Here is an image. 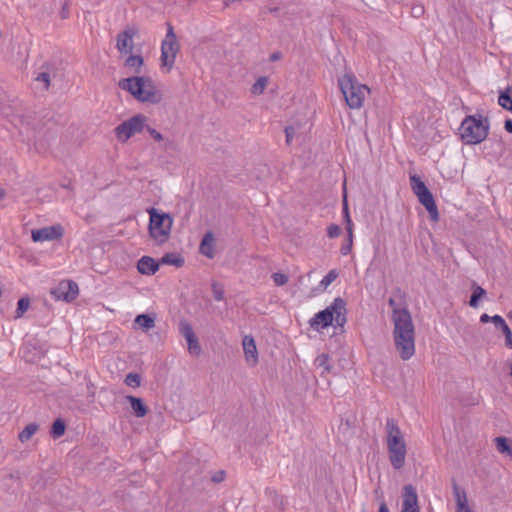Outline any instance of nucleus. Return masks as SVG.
<instances>
[{"label": "nucleus", "mask_w": 512, "mask_h": 512, "mask_svg": "<svg viewBox=\"0 0 512 512\" xmlns=\"http://www.w3.org/2000/svg\"><path fill=\"white\" fill-rule=\"evenodd\" d=\"M504 128L507 132L512 133V120L507 119L504 123Z\"/></svg>", "instance_id": "obj_48"}, {"label": "nucleus", "mask_w": 512, "mask_h": 512, "mask_svg": "<svg viewBox=\"0 0 512 512\" xmlns=\"http://www.w3.org/2000/svg\"><path fill=\"white\" fill-rule=\"evenodd\" d=\"M411 13L414 17H420L424 13V8L421 5L412 7Z\"/></svg>", "instance_id": "obj_45"}, {"label": "nucleus", "mask_w": 512, "mask_h": 512, "mask_svg": "<svg viewBox=\"0 0 512 512\" xmlns=\"http://www.w3.org/2000/svg\"><path fill=\"white\" fill-rule=\"evenodd\" d=\"M341 228L336 224H331L327 229V234L330 238H336L340 235Z\"/></svg>", "instance_id": "obj_41"}, {"label": "nucleus", "mask_w": 512, "mask_h": 512, "mask_svg": "<svg viewBox=\"0 0 512 512\" xmlns=\"http://www.w3.org/2000/svg\"><path fill=\"white\" fill-rule=\"evenodd\" d=\"M489 120L482 117V115H468L466 116L460 127L459 134L462 141L468 145H475L481 143L489 133Z\"/></svg>", "instance_id": "obj_4"}, {"label": "nucleus", "mask_w": 512, "mask_h": 512, "mask_svg": "<svg viewBox=\"0 0 512 512\" xmlns=\"http://www.w3.org/2000/svg\"><path fill=\"white\" fill-rule=\"evenodd\" d=\"M124 383L133 388H137L141 385V377L137 373H129L124 379Z\"/></svg>", "instance_id": "obj_34"}, {"label": "nucleus", "mask_w": 512, "mask_h": 512, "mask_svg": "<svg viewBox=\"0 0 512 512\" xmlns=\"http://www.w3.org/2000/svg\"><path fill=\"white\" fill-rule=\"evenodd\" d=\"M419 202L426 208L429 213L430 220L439 221V212L433 194H417Z\"/></svg>", "instance_id": "obj_15"}, {"label": "nucleus", "mask_w": 512, "mask_h": 512, "mask_svg": "<svg viewBox=\"0 0 512 512\" xmlns=\"http://www.w3.org/2000/svg\"><path fill=\"white\" fill-rule=\"evenodd\" d=\"M401 512H419L418 496L412 485H405L403 488Z\"/></svg>", "instance_id": "obj_12"}, {"label": "nucleus", "mask_w": 512, "mask_h": 512, "mask_svg": "<svg viewBox=\"0 0 512 512\" xmlns=\"http://www.w3.org/2000/svg\"><path fill=\"white\" fill-rule=\"evenodd\" d=\"M36 81L42 82L44 84V88L47 90L50 86V74L48 72H41L36 77Z\"/></svg>", "instance_id": "obj_40"}, {"label": "nucleus", "mask_w": 512, "mask_h": 512, "mask_svg": "<svg viewBox=\"0 0 512 512\" xmlns=\"http://www.w3.org/2000/svg\"><path fill=\"white\" fill-rule=\"evenodd\" d=\"M63 228L61 225H54L32 230L31 237L34 242H44L61 238Z\"/></svg>", "instance_id": "obj_11"}, {"label": "nucleus", "mask_w": 512, "mask_h": 512, "mask_svg": "<svg viewBox=\"0 0 512 512\" xmlns=\"http://www.w3.org/2000/svg\"><path fill=\"white\" fill-rule=\"evenodd\" d=\"M0 192H4L2 189H0Z\"/></svg>", "instance_id": "obj_54"}, {"label": "nucleus", "mask_w": 512, "mask_h": 512, "mask_svg": "<svg viewBox=\"0 0 512 512\" xmlns=\"http://www.w3.org/2000/svg\"><path fill=\"white\" fill-rule=\"evenodd\" d=\"M272 279L278 286L285 285L288 282V276L283 273H273Z\"/></svg>", "instance_id": "obj_38"}, {"label": "nucleus", "mask_w": 512, "mask_h": 512, "mask_svg": "<svg viewBox=\"0 0 512 512\" xmlns=\"http://www.w3.org/2000/svg\"><path fill=\"white\" fill-rule=\"evenodd\" d=\"M338 82L347 105L351 109L361 108L366 96L370 93L368 86L360 84L353 74L348 73L339 78Z\"/></svg>", "instance_id": "obj_6"}, {"label": "nucleus", "mask_w": 512, "mask_h": 512, "mask_svg": "<svg viewBox=\"0 0 512 512\" xmlns=\"http://www.w3.org/2000/svg\"><path fill=\"white\" fill-rule=\"evenodd\" d=\"M473 292L469 300V305L473 308H477L479 305V300L486 296V290L477 284H473L472 286Z\"/></svg>", "instance_id": "obj_21"}, {"label": "nucleus", "mask_w": 512, "mask_h": 512, "mask_svg": "<svg viewBox=\"0 0 512 512\" xmlns=\"http://www.w3.org/2000/svg\"><path fill=\"white\" fill-rule=\"evenodd\" d=\"M179 332L185 340L196 336L191 324L187 320H181L179 322Z\"/></svg>", "instance_id": "obj_27"}, {"label": "nucleus", "mask_w": 512, "mask_h": 512, "mask_svg": "<svg viewBox=\"0 0 512 512\" xmlns=\"http://www.w3.org/2000/svg\"><path fill=\"white\" fill-rule=\"evenodd\" d=\"M385 430L390 464L394 469L400 470L405 465L407 454V446L404 436L397 422L393 418L387 419Z\"/></svg>", "instance_id": "obj_3"}, {"label": "nucleus", "mask_w": 512, "mask_h": 512, "mask_svg": "<svg viewBox=\"0 0 512 512\" xmlns=\"http://www.w3.org/2000/svg\"><path fill=\"white\" fill-rule=\"evenodd\" d=\"M150 215L149 233L151 237L159 244L167 241L171 233L172 218L169 214L158 213L154 208L148 210Z\"/></svg>", "instance_id": "obj_7"}, {"label": "nucleus", "mask_w": 512, "mask_h": 512, "mask_svg": "<svg viewBox=\"0 0 512 512\" xmlns=\"http://www.w3.org/2000/svg\"><path fill=\"white\" fill-rule=\"evenodd\" d=\"M180 51V44L177 40L173 26L168 24L167 33L161 43V66L165 67L167 72L174 67L177 54Z\"/></svg>", "instance_id": "obj_8"}, {"label": "nucleus", "mask_w": 512, "mask_h": 512, "mask_svg": "<svg viewBox=\"0 0 512 512\" xmlns=\"http://www.w3.org/2000/svg\"><path fill=\"white\" fill-rule=\"evenodd\" d=\"M242 345L246 362L255 366L258 363V351L254 338L248 335L244 336Z\"/></svg>", "instance_id": "obj_14"}, {"label": "nucleus", "mask_w": 512, "mask_h": 512, "mask_svg": "<svg viewBox=\"0 0 512 512\" xmlns=\"http://www.w3.org/2000/svg\"><path fill=\"white\" fill-rule=\"evenodd\" d=\"M137 31L134 28H127L117 36L116 47L120 53H131L134 48L133 37Z\"/></svg>", "instance_id": "obj_13"}, {"label": "nucleus", "mask_w": 512, "mask_h": 512, "mask_svg": "<svg viewBox=\"0 0 512 512\" xmlns=\"http://www.w3.org/2000/svg\"><path fill=\"white\" fill-rule=\"evenodd\" d=\"M148 131V133L150 134V136L157 142H160L163 140V136L160 132H158L157 130H155L154 128H151L149 126L146 125L145 127Z\"/></svg>", "instance_id": "obj_43"}, {"label": "nucleus", "mask_w": 512, "mask_h": 512, "mask_svg": "<svg viewBox=\"0 0 512 512\" xmlns=\"http://www.w3.org/2000/svg\"><path fill=\"white\" fill-rule=\"evenodd\" d=\"M388 304L393 309L395 347L402 360H409L415 353V328L411 314L407 308L396 307V301L393 298L388 300Z\"/></svg>", "instance_id": "obj_1"}, {"label": "nucleus", "mask_w": 512, "mask_h": 512, "mask_svg": "<svg viewBox=\"0 0 512 512\" xmlns=\"http://www.w3.org/2000/svg\"><path fill=\"white\" fill-rule=\"evenodd\" d=\"M337 277L338 272L334 269L330 270L328 274L321 280L320 287L322 289H326Z\"/></svg>", "instance_id": "obj_35"}, {"label": "nucleus", "mask_w": 512, "mask_h": 512, "mask_svg": "<svg viewBox=\"0 0 512 512\" xmlns=\"http://www.w3.org/2000/svg\"><path fill=\"white\" fill-rule=\"evenodd\" d=\"M491 317L492 316H489L488 314H482L480 316V322L481 323H488V322H491Z\"/></svg>", "instance_id": "obj_49"}, {"label": "nucleus", "mask_w": 512, "mask_h": 512, "mask_svg": "<svg viewBox=\"0 0 512 512\" xmlns=\"http://www.w3.org/2000/svg\"><path fill=\"white\" fill-rule=\"evenodd\" d=\"M410 184L413 192H430L421 178L416 175L410 176Z\"/></svg>", "instance_id": "obj_28"}, {"label": "nucleus", "mask_w": 512, "mask_h": 512, "mask_svg": "<svg viewBox=\"0 0 512 512\" xmlns=\"http://www.w3.org/2000/svg\"><path fill=\"white\" fill-rule=\"evenodd\" d=\"M343 190L346 192V183L343 184Z\"/></svg>", "instance_id": "obj_53"}, {"label": "nucleus", "mask_w": 512, "mask_h": 512, "mask_svg": "<svg viewBox=\"0 0 512 512\" xmlns=\"http://www.w3.org/2000/svg\"><path fill=\"white\" fill-rule=\"evenodd\" d=\"M65 422L62 419H57L53 422L51 435L54 438H59L65 433Z\"/></svg>", "instance_id": "obj_32"}, {"label": "nucleus", "mask_w": 512, "mask_h": 512, "mask_svg": "<svg viewBox=\"0 0 512 512\" xmlns=\"http://www.w3.org/2000/svg\"><path fill=\"white\" fill-rule=\"evenodd\" d=\"M125 67L133 69L135 73H140L143 65V57L141 55H130L124 63Z\"/></svg>", "instance_id": "obj_23"}, {"label": "nucleus", "mask_w": 512, "mask_h": 512, "mask_svg": "<svg viewBox=\"0 0 512 512\" xmlns=\"http://www.w3.org/2000/svg\"><path fill=\"white\" fill-rule=\"evenodd\" d=\"M39 426L36 423H30L19 433L18 439L20 442L25 443L29 441L38 431Z\"/></svg>", "instance_id": "obj_22"}, {"label": "nucleus", "mask_w": 512, "mask_h": 512, "mask_svg": "<svg viewBox=\"0 0 512 512\" xmlns=\"http://www.w3.org/2000/svg\"><path fill=\"white\" fill-rule=\"evenodd\" d=\"M125 399L131 404L133 414L138 418H143L148 413V407L141 398L127 395Z\"/></svg>", "instance_id": "obj_18"}, {"label": "nucleus", "mask_w": 512, "mask_h": 512, "mask_svg": "<svg viewBox=\"0 0 512 512\" xmlns=\"http://www.w3.org/2000/svg\"><path fill=\"white\" fill-rule=\"evenodd\" d=\"M188 345V352L193 356H199L201 354V346L199 344L197 336L186 339Z\"/></svg>", "instance_id": "obj_29"}, {"label": "nucleus", "mask_w": 512, "mask_h": 512, "mask_svg": "<svg viewBox=\"0 0 512 512\" xmlns=\"http://www.w3.org/2000/svg\"><path fill=\"white\" fill-rule=\"evenodd\" d=\"M491 322L494 324V326L497 329H500L501 331L504 329V327L508 326L507 323L505 322V320L503 319V317H501L500 315L492 316Z\"/></svg>", "instance_id": "obj_39"}, {"label": "nucleus", "mask_w": 512, "mask_h": 512, "mask_svg": "<svg viewBox=\"0 0 512 512\" xmlns=\"http://www.w3.org/2000/svg\"><path fill=\"white\" fill-rule=\"evenodd\" d=\"M137 269L144 275H153L159 269V264L149 256H143L138 260Z\"/></svg>", "instance_id": "obj_16"}, {"label": "nucleus", "mask_w": 512, "mask_h": 512, "mask_svg": "<svg viewBox=\"0 0 512 512\" xmlns=\"http://www.w3.org/2000/svg\"><path fill=\"white\" fill-rule=\"evenodd\" d=\"M502 333L505 336V344L508 348L512 349V332L509 326L504 327Z\"/></svg>", "instance_id": "obj_42"}, {"label": "nucleus", "mask_w": 512, "mask_h": 512, "mask_svg": "<svg viewBox=\"0 0 512 512\" xmlns=\"http://www.w3.org/2000/svg\"><path fill=\"white\" fill-rule=\"evenodd\" d=\"M379 512H389V509L384 501L381 502Z\"/></svg>", "instance_id": "obj_51"}, {"label": "nucleus", "mask_w": 512, "mask_h": 512, "mask_svg": "<svg viewBox=\"0 0 512 512\" xmlns=\"http://www.w3.org/2000/svg\"><path fill=\"white\" fill-rule=\"evenodd\" d=\"M317 368L322 369L321 375L330 373L332 371V365L328 354L322 353L318 355L314 361Z\"/></svg>", "instance_id": "obj_20"}, {"label": "nucleus", "mask_w": 512, "mask_h": 512, "mask_svg": "<svg viewBox=\"0 0 512 512\" xmlns=\"http://www.w3.org/2000/svg\"><path fill=\"white\" fill-rule=\"evenodd\" d=\"M78 285L74 281L64 280L58 286L51 290L52 296L57 300L66 302L73 301L78 295Z\"/></svg>", "instance_id": "obj_10"}, {"label": "nucleus", "mask_w": 512, "mask_h": 512, "mask_svg": "<svg viewBox=\"0 0 512 512\" xmlns=\"http://www.w3.org/2000/svg\"><path fill=\"white\" fill-rule=\"evenodd\" d=\"M496 448L500 453H506L508 455H512V449L508 443L507 438L505 437H497L495 438Z\"/></svg>", "instance_id": "obj_30"}, {"label": "nucleus", "mask_w": 512, "mask_h": 512, "mask_svg": "<svg viewBox=\"0 0 512 512\" xmlns=\"http://www.w3.org/2000/svg\"><path fill=\"white\" fill-rule=\"evenodd\" d=\"M118 86L140 102L158 104L162 101L161 92L148 76L124 78L119 81Z\"/></svg>", "instance_id": "obj_2"}, {"label": "nucleus", "mask_w": 512, "mask_h": 512, "mask_svg": "<svg viewBox=\"0 0 512 512\" xmlns=\"http://www.w3.org/2000/svg\"><path fill=\"white\" fill-rule=\"evenodd\" d=\"M498 104L502 108L512 112V97L510 96L508 91L502 92L499 95Z\"/></svg>", "instance_id": "obj_33"}, {"label": "nucleus", "mask_w": 512, "mask_h": 512, "mask_svg": "<svg viewBox=\"0 0 512 512\" xmlns=\"http://www.w3.org/2000/svg\"><path fill=\"white\" fill-rule=\"evenodd\" d=\"M30 306V300L28 297H23L19 299L17 303V308L15 311V318H21L23 314L29 309Z\"/></svg>", "instance_id": "obj_31"}, {"label": "nucleus", "mask_w": 512, "mask_h": 512, "mask_svg": "<svg viewBox=\"0 0 512 512\" xmlns=\"http://www.w3.org/2000/svg\"><path fill=\"white\" fill-rule=\"evenodd\" d=\"M348 233V240L346 244H343L340 251L342 255H347L350 253L353 243V230L351 227H346Z\"/></svg>", "instance_id": "obj_36"}, {"label": "nucleus", "mask_w": 512, "mask_h": 512, "mask_svg": "<svg viewBox=\"0 0 512 512\" xmlns=\"http://www.w3.org/2000/svg\"><path fill=\"white\" fill-rule=\"evenodd\" d=\"M225 478V473L224 471H219L218 473H216L213 477H212V480L216 483H219L221 481H223Z\"/></svg>", "instance_id": "obj_46"}, {"label": "nucleus", "mask_w": 512, "mask_h": 512, "mask_svg": "<svg viewBox=\"0 0 512 512\" xmlns=\"http://www.w3.org/2000/svg\"><path fill=\"white\" fill-rule=\"evenodd\" d=\"M223 297H224L223 291H217V290L214 291V298L216 300L221 301L223 299Z\"/></svg>", "instance_id": "obj_50"}, {"label": "nucleus", "mask_w": 512, "mask_h": 512, "mask_svg": "<svg viewBox=\"0 0 512 512\" xmlns=\"http://www.w3.org/2000/svg\"><path fill=\"white\" fill-rule=\"evenodd\" d=\"M346 303L338 297L324 310L316 313L310 320V325L313 328L318 329L326 328L329 325L335 323L337 326H344L346 323Z\"/></svg>", "instance_id": "obj_5"}, {"label": "nucleus", "mask_w": 512, "mask_h": 512, "mask_svg": "<svg viewBox=\"0 0 512 512\" xmlns=\"http://www.w3.org/2000/svg\"><path fill=\"white\" fill-rule=\"evenodd\" d=\"M199 251L209 259L214 258V235L211 231L205 233L200 243Z\"/></svg>", "instance_id": "obj_17"}, {"label": "nucleus", "mask_w": 512, "mask_h": 512, "mask_svg": "<svg viewBox=\"0 0 512 512\" xmlns=\"http://www.w3.org/2000/svg\"><path fill=\"white\" fill-rule=\"evenodd\" d=\"M135 323L144 330L155 327V319L148 314H140L135 318Z\"/></svg>", "instance_id": "obj_24"}, {"label": "nucleus", "mask_w": 512, "mask_h": 512, "mask_svg": "<svg viewBox=\"0 0 512 512\" xmlns=\"http://www.w3.org/2000/svg\"><path fill=\"white\" fill-rule=\"evenodd\" d=\"M146 123L147 117L137 114L119 124L115 128V134L120 141L126 142L135 134L142 132L146 127Z\"/></svg>", "instance_id": "obj_9"}, {"label": "nucleus", "mask_w": 512, "mask_h": 512, "mask_svg": "<svg viewBox=\"0 0 512 512\" xmlns=\"http://www.w3.org/2000/svg\"><path fill=\"white\" fill-rule=\"evenodd\" d=\"M6 194H0V208L4 207L5 205L2 204V201L4 200Z\"/></svg>", "instance_id": "obj_52"}, {"label": "nucleus", "mask_w": 512, "mask_h": 512, "mask_svg": "<svg viewBox=\"0 0 512 512\" xmlns=\"http://www.w3.org/2000/svg\"><path fill=\"white\" fill-rule=\"evenodd\" d=\"M281 58H282V54H281V52L276 51V52H273V53L270 55L269 60H270L271 62H275V61L280 60Z\"/></svg>", "instance_id": "obj_47"}, {"label": "nucleus", "mask_w": 512, "mask_h": 512, "mask_svg": "<svg viewBox=\"0 0 512 512\" xmlns=\"http://www.w3.org/2000/svg\"><path fill=\"white\" fill-rule=\"evenodd\" d=\"M294 133H295L294 127L288 126V127L285 128L286 142L288 144L292 141Z\"/></svg>", "instance_id": "obj_44"}, {"label": "nucleus", "mask_w": 512, "mask_h": 512, "mask_svg": "<svg viewBox=\"0 0 512 512\" xmlns=\"http://www.w3.org/2000/svg\"><path fill=\"white\" fill-rule=\"evenodd\" d=\"M268 84V77L261 76L251 87V93L254 95H261Z\"/></svg>", "instance_id": "obj_26"}, {"label": "nucleus", "mask_w": 512, "mask_h": 512, "mask_svg": "<svg viewBox=\"0 0 512 512\" xmlns=\"http://www.w3.org/2000/svg\"><path fill=\"white\" fill-rule=\"evenodd\" d=\"M347 195L348 194H343V201H342L343 202V215H344L347 227L352 228V221H351V218L349 215V210H348Z\"/></svg>", "instance_id": "obj_37"}, {"label": "nucleus", "mask_w": 512, "mask_h": 512, "mask_svg": "<svg viewBox=\"0 0 512 512\" xmlns=\"http://www.w3.org/2000/svg\"><path fill=\"white\" fill-rule=\"evenodd\" d=\"M161 263L173 265L175 267H182L184 264V259L176 253H167L162 257Z\"/></svg>", "instance_id": "obj_25"}, {"label": "nucleus", "mask_w": 512, "mask_h": 512, "mask_svg": "<svg viewBox=\"0 0 512 512\" xmlns=\"http://www.w3.org/2000/svg\"><path fill=\"white\" fill-rule=\"evenodd\" d=\"M454 494L456 498L457 512H472L468 505L466 493L460 491L457 486L454 487Z\"/></svg>", "instance_id": "obj_19"}]
</instances>
